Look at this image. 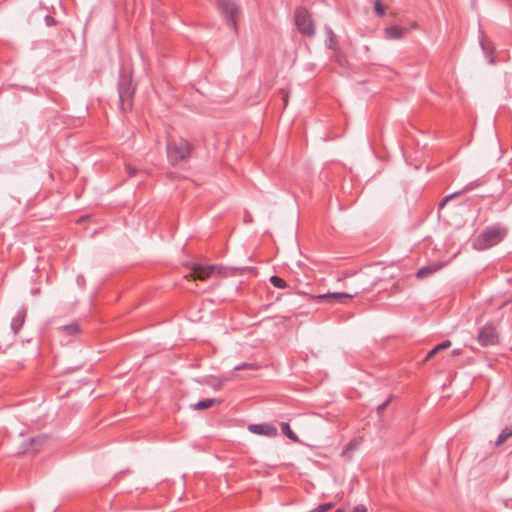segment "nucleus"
Segmentation results:
<instances>
[{
  "label": "nucleus",
  "instance_id": "obj_17",
  "mask_svg": "<svg viewBox=\"0 0 512 512\" xmlns=\"http://www.w3.org/2000/svg\"><path fill=\"white\" fill-rule=\"evenodd\" d=\"M270 282L277 288L283 289L286 287V281L278 276H272Z\"/></svg>",
  "mask_w": 512,
  "mask_h": 512
},
{
  "label": "nucleus",
  "instance_id": "obj_24",
  "mask_svg": "<svg viewBox=\"0 0 512 512\" xmlns=\"http://www.w3.org/2000/svg\"><path fill=\"white\" fill-rule=\"evenodd\" d=\"M251 368H252L251 364L242 363L240 365L235 366L234 370L239 371V370L251 369Z\"/></svg>",
  "mask_w": 512,
  "mask_h": 512
},
{
  "label": "nucleus",
  "instance_id": "obj_28",
  "mask_svg": "<svg viewBox=\"0 0 512 512\" xmlns=\"http://www.w3.org/2000/svg\"><path fill=\"white\" fill-rule=\"evenodd\" d=\"M45 20L48 25H52L54 22V19L50 16H46Z\"/></svg>",
  "mask_w": 512,
  "mask_h": 512
},
{
  "label": "nucleus",
  "instance_id": "obj_14",
  "mask_svg": "<svg viewBox=\"0 0 512 512\" xmlns=\"http://www.w3.org/2000/svg\"><path fill=\"white\" fill-rule=\"evenodd\" d=\"M512 437V425L510 427H506L501 431L499 434L495 445L500 446L502 445L508 438Z\"/></svg>",
  "mask_w": 512,
  "mask_h": 512
},
{
  "label": "nucleus",
  "instance_id": "obj_18",
  "mask_svg": "<svg viewBox=\"0 0 512 512\" xmlns=\"http://www.w3.org/2000/svg\"><path fill=\"white\" fill-rule=\"evenodd\" d=\"M24 320V316L18 315L16 318L12 321V329L15 331V333L18 331V329L21 327Z\"/></svg>",
  "mask_w": 512,
  "mask_h": 512
},
{
  "label": "nucleus",
  "instance_id": "obj_31",
  "mask_svg": "<svg viewBox=\"0 0 512 512\" xmlns=\"http://www.w3.org/2000/svg\"><path fill=\"white\" fill-rule=\"evenodd\" d=\"M335 512H343V511L339 509V510H337V511H335Z\"/></svg>",
  "mask_w": 512,
  "mask_h": 512
},
{
  "label": "nucleus",
  "instance_id": "obj_8",
  "mask_svg": "<svg viewBox=\"0 0 512 512\" xmlns=\"http://www.w3.org/2000/svg\"><path fill=\"white\" fill-rule=\"evenodd\" d=\"M248 430L251 433L257 434V435H263L268 437H275L278 434L277 428L269 423H263V424H250L248 426Z\"/></svg>",
  "mask_w": 512,
  "mask_h": 512
},
{
  "label": "nucleus",
  "instance_id": "obj_9",
  "mask_svg": "<svg viewBox=\"0 0 512 512\" xmlns=\"http://www.w3.org/2000/svg\"><path fill=\"white\" fill-rule=\"evenodd\" d=\"M357 295V292L351 294V293H344V292H334V293H326L321 294L315 297L316 300L319 301H327L330 303H343L344 300L351 299Z\"/></svg>",
  "mask_w": 512,
  "mask_h": 512
},
{
  "label": "nucleus",
  "instance_id": "obj_13",
  "mask_svg": "<svg viewBox=\"0 0 512 512\" xmlns=\"http://www.w3.org/2000/svg\"><path fill=\"white\" fill-rule=\"evenodd\" d=\"M451 347V341L450 340H446L444 342H442L441 344H438L437 346H435L428 354L427 356L425 357V361H428L430 360L431 358H433L438 352L442 351V350H445V349H448Z\"/></svg>",
  "mask_w": 512,
  "mask_h": 512
},
{
  "label": "nucleus",
  "instance_id": "obj_25",
  "mask_svg": "<svg viewBox=\"0 0 512 512\" xmlns=\"http://www.w3.org/2000/svg\"><path fill=\"white\" fill-rule=\"evenodd\" d=\"M44 441H45L44 437L34 438V439H31V445L37 446L39 444H42Z\"/></svg>",
  "mask_w": 512,
  "mask_h": 512
},
{
  "label": "nucleus",
  "instance_id": "obj_16",
  "mask_svg": "<svg viewBox=\"0 0 512 512\" xmlns=\"http://www.w3.org/2000/svg\"><path fill=\"white\" fill-rule=\"evenodd\" d=\"M282 433L294 442H298V436L292 431L289 424L286 422L281 423Z\"/></svg>",
  "mask_w": 512,
  "mask_h": 512
},
{
  "label": "nucleus",
  "instance_id": "obj_26",
  "mask_svg": "<svg viewBox=\"0 0 512 512\" xmlns=\"http://www.w3.org/2000/svg\"><path fill=\"white\" fill-rule=\"evenodd\" d=\"M457 194H452L449 196H446L440 203V208L444 207L448 201H450L452 198H454Z\"/></svg>",
  "mask_w": 512,
  "mask_h": 512
},
{
  "label": "nucleus",
  "instance_id": "obj_3",
  "mask_svg": "<svg viewBox=\"0 0 512 512\" xmlns=\"http://www.w3.org/2000/svg\"><path fill=\"white\" fill-rule=\"evenodd\" d=\"M504 237V232L496 227L486 228L473 241V248L476 250H486L498 244Z\"/></svg>",
  "mask_w": 512,
  "mask_h": 512
},
{
  "label": "nucleus",
  "instance_id": "obj_11",
  "mask_svg": "<svg viewBox=\"0 0 512 512\" xmlns=\"http://www.w3.org/2000/svg\"><path fill=\"white\" fill-rule=\"evenodd\" d=\"M59 333L63 336H74L80 332V327L77 322H72L59 328Z\"/></svg>",
  "mask_w": 512,
  "mask_h": 512
},
{
  "label": "nucleus",
  "instance_id": "obj_20",
  "mask_svg": "<svg viewBox=\"0 0 512 512\" xmlns=\"http://www.w3.org/2000/svg\"><path fill=\"white\" fill-rule=\"evenodd\" d=\"M374 8L377 15L383 16L385 14V9L380 0L375 1Z\"/></svg>",
  "mask_w": 512,
  "mask_h": 512
},
{
  "label": "nucleus",
  "instance_id": "obj_1",
  "mask_svg": "<svg viewBox=\"0 0 512 512\" xmlns=\"http://www.w3.org/2000/svg\"><path fill=\"white\" fill-rule=\"evenodd\" d=\"M135 87L129 73H121L118 84L119 103L122 111H128L132 107V99Z\"/></svg>",
  "mask_w": 512,
  "mask_h": 512
},
{
  "label": "nucleus",
  "instance_id": "obj_23",
  "mask_svg": "<svg viewBox=\"0 0 512 512\" xmlns=\"http://www.w3.org/2000/svg\"><path fill=\"white\" fill-rule=\"evenodd\" d=\"M125 169L129 175V177H134L137 174V169L130 165H126Z\"/></svg>",
  "mask_w": 512,
  "mask_h": 512
},
{
  "label": "nucleus",
  "instance_id": "obj_5",
  "mask_svg": "<svg viewBox=\"0 0 512 512\" xmlns=\"http://www.w3.org/2000/svg\"><path fill=\"white\" fill-rule=\"evenodd\" d=\"M295 23L303 35L312 37L315 35V27L311 15L304 7H298L295 10Z\"/></svg>",
  "mask_w": 512,
  "mask_h": 512
},
{
  "label": "nucleus",
  "instance_id": "obj_12",
  "mask_svg": "<svg viewBox=\"0 0 512 512\" xmlns=\"http://www.w3.org/2000/svg\"><path fill=\"white\" fill-rule=\"evenodd\" d=\"M220 402L221 401L218 399H204V400L198 401L197 403L193 404L192 408L194 410H204V409L211 408L212 406H214L216 404H220Z\"/></svg>",
  "mask_w": 512,
  "mask_h": 512
},
{
  "label": "nucleus",
  "instance_id": "obj_15",
  "mask_svg": "<svg viewBox=\"0 0 512 512\" xmlns=\"http://www.w3.org/2000/svg\"><path fill=\"white\" fill-rule=\"evenodd\" d=\"M438 269H439V267H437V266H435V267L434 266L423 267V268H421V269H419L417 271L416 276H417L418 279H423V278H425V277H427L429 275H432Z\"/></svg>",
  "mask_w": 512,
  "mask_h": 512
},
{
  "label": "nucleus",
  "instance_id": "obj_30",
  "mask_svg": "<svg viewBox=\"0 0 512 512\" xmlns=\"http://www.w3.org/2000/svg\"><path fill=\"white\" fill-rule=\"evenodd\" d=\"M287 102H288V97H287V95H286V96L284 97V104L286 105V104H287Z\"/></svg>",
  "mask_w": 512,
  "mask_h": 512
},
{
  "label": "nucleus",
  "instance_id": "obj_6",
  "mask_svg": "<svg viewBox=\"0 0 512 512\" xmlns=\"http://www.w3.org/2000/svg\"><path fill=\"white\" fill-rule=\"evenodd\" d=\"M498 340V332L491 323H488L479 329L477 341L481 346L488 347L496 345L498 343Z\"/></svg>",
  "mask_w": 512,
  "mask_h": 512
},
{
  "label": "nucleus",
  "instance_id": "obj_2",
  "mask_svg": "<svg viewBox=\"0 0 512 512\" xmlns=\"http://www.w3.org/2000/svg\"><path fill=\"white\" fill-rule=\"evenodd\" d=\"M166 149L168 160L172 165L187 159L192 151L190 143L184 139L169 140Z\"/></svg>",
  "mask_w": 512,
  "mask_h": 512
},
{
  "label": "nucleus",
  "instance_id": "obj_22",
  "mask_svg": "<svg viewBox=\"0 0 512 512\" xmlns=\"http://www.w3.org/2000/svg\"><path fill=\"white\" fill-rule=\"evenodd\" d=\"M392 397H389L385 402H383L382 404H380L378 407H377V412L379 414L383 413V411L386 409V407L389 405L390 401H391Z\"/></svg>",
  "mask_w": 512,
  "mask_h": 512
},
{
  "label": "nucleus",
  "instance_id": "obj_21",
  "mask_svg": "<svg viewBox=\"0 0 512 512\" xmlns=\"http://www.w3.org/2000/svg\"><path fill=\"white\" fill-rule=\"evenodd\" d=\"M334 507V503H325L316 508V512H326Z\"/></svg>",
  "mask_w": 512,
  "mask_h": 512
},
{
  "label": "nucleus",
  "instance_id": "obj_10",
  "mask_svg": "<svg viewBox=\"0 0 512 512\" xmlns=\"http://www.w3.org/2000/svg\"><path fill=\"white\" fill-rule=\"evenodd\" d=\"M407 32H408V29L402 28L397 25L387 27L384 30L385 37L390 40L402 39L406 35Z\"/></svg>",
  "mask_w": 512,
  "mask_h": 512
},
{
  "label": "nucleus",
  "instance_id": "obj_4",
  "mask_svg": "<svg viewBox=\"0 0 512 512\" xmlns=\"http://www.w3.org/2000/svg\"><path fill=\"white\" fill-rule=\"evenodd\" d=\"M217 8L228 25L237 33V21L241 15L240 5L235 0H217Z\"/></svg>",
  "mask_w": 512,
  "mask_h": 512
},
{
  "label": "nucleus",
  "instance_id": "obj_29",
  "mask_svg": "<svg viewBox=\"0 0 512 512\" xmlns=\"http://www.w3.org/2000/svg\"><path fill=\"white\" fill-rule=\"evenodd\" d=\"M462 353L461 349L453 350V355H460Z\"/></svg>",
  "mask_w": 512,
  "mask_h": 512
},
{
  "label": "nucleus",
  "instance_id": "obj_7",
  "mask_svg": "<svg viewBox=\"0 0 512 512\" xmlns=\"http://www.w3.org/2000/svg\"><path fill=\"white\" fill-rule=\"evenodd\" d=\"M222 272V267L218 265H208L204 266L201 264H195L190 273V277L193 280L205 281L209 279L215 273L220 274Z\"/></svg>",
  "mask_w": 512,
  "mask_h": 512
},
{
  "label": "nucleus",
  "instance_id": "obj_19",
  "mask_svg": "<svg viewBox=\"0 0 512 512\" xmlns=\"http://www.w3.org/2000/svg\"><path fill=\"white\" fill-rule=\"evenodd\" d=\"M359 445V440L357 439H353L351 440L344 448L343 450V454H347L348 452L350 451H353L354 449L357 448V446Z\"/></svg>",
  "mask_w": 512,
  "mask_h": 512
},
{
  "label": "nucleus",
  "instance_id": "obj_27",
  "mask_svg": "<svg viewBox=\"0 0 512 512\" xmlns=\"http://www.w3.org/2000/svg\"><path fill=\"white\" fill-rule=\"evenodd\" d=\"M352 512H367V509L364 505H357Z\"/></svg>",
  "mask_w": 512,
  "mask_h": 512
}]
</instances>
